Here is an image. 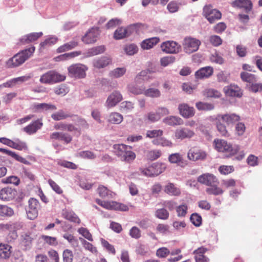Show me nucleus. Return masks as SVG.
<instances>
[{"mask_svg":"<svg viewBox=\"0 0 262 262\" xmlns=\"http://www.w3.org/2000/svg\"><path fill=\"white\" fill-rule=\"evenodd\" d=\"M115 154L121 160L131 163L135 158L136 154L130 150V147L125 144H115L113 146Z\"/></svg>","mask_w":262,"mask_h":262,"instance_id":"1","label":"nucleus"},{"mask_svg":"<svg viewBox=\"0 0 262 262\" xmlns=\"http://www.w3.org/2000/svg\"><path fill=\"white\" fill-rule=\"evenodd\" d=\"M35 49V48L32 46L16 54L7 61V66H19L23 64L32 55Z\"/></svg>","mask_w":262,"mask_h":262,"instance_id":"2","label":"nucleus"},{"mask_svg":"<svg viewBox=\"0 0 262 262\" xmlns=\"http://www.w3.org/2000/svg\"><path fill=\"white\" fill-rule=\"evenodd\" d=\"M66 78L64 75L61 74L55 71H50L41 76L40 82L42 83L52 84L63 81Z\"/></svg>","mask_w":262,"mask_h":262,"instance_id":"3","label":"nucleus"},{"mask_svg":"<svg viewBox=\"0 0 262 262\" xmlns=\"http://www.w3.org/2000/svg\"><path fill=\"white\" fill-rule=\"evenodd\" d=\"M201 44V42L199 39L187 36L184 38L182 42V46L185 53L191 54L198 50Z\"/></svg>","mask_w":262,"mask_h":262,"instance_id":"4","label":"nucleus"},{"mask_svg":"<svg viewBox=\"0 0 262 262\" xmlns=\"http://www.w3.org/2000/svg\"><path fill=\"white\" fill-rule=\"evenodd\" d=\"M214 143H215V147L217 151L229 152L230 156L236 154L239 149L238 146H232L224 140H215Z\"/></svg>","mask_w":262,"mask_h":262,"instance_id":"5","label":"nucleus"},{"mask_svg":"<svg viewBox=\"0 0 262 262\" xmlns=\"http://www.w3.org/2000/svg\"><path fill=\"white\" fill-rule=\"evenodd\" d=\"M165 167L162 164L158 163H152L146 168H141L140 171L144 176L153 177L161 173L165 169Z\"/></svg>","mask_w":262,"mask_h":262,"instance_id":"6","label":"nucleus"},{"mask_svg":"<svg viewBox=\"0 0 262 262\" xmlns=\"http://www.w3.org/2000/svg\"><path fill=\"white\" fill-rule=\"evenodd\" d=\"M203 14L210 23H213L215 20L220 19L222 14L219 10L212 8L211 5H206L203 8Z\"/></svg>","mask_w":262,"mask_h":262,"instance_id":"7","label":"nucleus"},{"mask_svg":"<svg viewBox=\"0 0 262 262\" xmlns=\"http://www.w3.org/2000/svg\"><path fill=\"white\" fill-rule=\"evenodd\" d=\"M0 142L11 148L19 150H26L28 149L26 142L22 141L18 139H15L13 141L7 138L1 137L0 138Z\"/></svg>","mask_w":262,"mask_h":262,"instance_id":"8","label":"nucleus"},{"mask_svg":"<svg viewBox=\"0 0 262 262\" xmlns=\"http://www.w3.org/2000/svg\"><path fill=\"white\" fill-rule=\"evenodd\" d=\"M39 207V202L35 199L31 198L29 201V206L26 209L27 217L33 220L38 215V210Z\"/></svg>","mask_w":262,"mask_h":262,"instance_id":"9","label":"nucleus"},{"mask_svg":"<svg viewBox=\"0 0 262 262\" xmlns=\"http://www.w3.org/2000/svg\"><path fill=\"white\" fill-rule=\"evenodd\" d=\"M161 48L162 50L165 53L175 54L179 52L181 46L176 41L168 40L163 42L161 45Z\"/></svg>","mask_w":262,"mask_h":262,"instance_id":"10","label":"nucleus"},{"mask_svg":"<svg viewBox=\"0 0 262 262\" xmlns=\"http://www.w3.org/2000/svg\"><path fill=\"white\" fill-rule=\"evenodd\" d=\"M216 120L222 121L228 125H233L240 119V117L235 114H219L216 116Z\"/></svg>","mask_w":262,"mask_h":262,"instance_id":"11","label":"nucleus"},{"mask_svg":"<svg viewBox=\"0 0 262 262\" xmlns=\"http://www.w3.org/2000/svg\"><path fill=\"white\" fill-rule=\"evenodd\" d=\"M197 180L201 184L207 186H213L218 183L216 177L209 173L202 174L198 178Z\"/></svg>","mask_w":262,"mask_h":262,"instance_id":"12","label":"nucleus"},{"mask_svg":"<svg viewBox=\"0 0 262 262\" xmlns=\"http://www.w3.org/2000/svg\"><path fill=\"white\" fill-rule=\"evenodd\" d=\"M175 137L177 139L183 140L185 139H190L193 137V130L187 127H180L177 129L174 133Z\"/></svg>","mask_w":262,"mask_h":262,"instance_id":"13","label":"nucleus"},{"mask_svg":"<svg viewBox=\"0 0 262 262\" xmlns=\"http://www.w3.org/2000/svg\"><path fill=\"white\" fill-rule=\"evenodd\" d=\"M207 157V154L204 151L196 148L190 149L187 154V157L190 160H204Z\"/></svg>","mask_w":262,"mask_h":262,"instance_id":"14","label":"nucleus"},{"mask_svg":"<svg viewBox=\"0 0 262 262\" xmlns=\"http://www.w3.org/2000/svg\"><path fill=\"white\" fill-rule=\"evenodd\" d=\"M156 67H151L150 69L141 71L135 78V82L138 84L141 82V80L145 81L152 78L151 75L156 72Z\"/></svg>","mask_w":262,"mask_h":262,"instance_id":"15","label":"nucleus"},{"mask_svg":"<svg viewBox=\"0 0 262 262\" xmlns=\"http://www.w3.org/2000/svg\"><path fill=\"white\" fill-rule=\"evenodd\" d=\"M99 35V29L98 28H93L82 37V40L85 43H92L97 40Z\"/></svg>","mask_w":262,"mask_h":262,"instance_id":"16","label":"nucleus"},{"mask_svg":"<svg viewBox=\"0 0 262 262\" xmlns=\"http://www.w3.org/2000/svg\"><path fill=\"white\" fill-rule=\"evenodd\" d=\"M122 99V96L121 93L117 91L113 92L108 97L105 105L107 107L115 106Z\"/></svg>","mask_w":262,"mask_h":262,"instance_id":"17","label":"nucleus"},{"mask_svg":"<svg viewBox=\"0 0 262 262\" xmlns=\"http://www.w3.org/2000/svg\"><path fill=\"white\" fill-rule=\"evenodd\" d=\"M51 140H58L69 144L72 141V137L68 133L64 132H53L50 135Z\"/></svg>","mask_w":262,"mask_h":262,"instance_id":"18","label":"nucleus"},{"mask_svg":"<svg viewBox=\"0 0 262 262\" xmlns=\"http://www.w3.org/2000/svg\"><path fill=\"white\" fill-rule=\"evenodd\" d=\"M16 191L10 187H5L0 190V199L3 201H10L14 199Z\"/></svg>","mask_w":262,"mask_h":262,"instance_id":"19","label":"nucleus"},{"mask_svg":"<svg viewBox=\"0 0 262 262\" xmlns=\"http://www.w3.org/2000/svg\"><path fill=\"white\" fill-rule=\"evenodd\" d=\"M224 92L227 96L230 97H240L242 95L241 89L235 84H230L224 87Z\"/></svg>","mask_w":262,"mask_h":262,"instance_id":"20","label":"nucleus"},{"mask_svg":"<svg viewBox=\"0 0 262 262\" xmlns=\"http://www.w3.org/2000/svg\"><path fill=\"white\" fill-rule=\"evenodd\" d=\"M87 70L86 67H69L68 70L69 74L71 77L75 78H83L85 76V71Z\"/></svg>","mask_w":262,"mask_h":262,"instance_id":"21","label":"nucleus"},{"mask_svg":"<svg viewBox=\"0 0 262 262\" xmlns=\"http://www.w3.org/2000/svg\"><path fill=\"white\" fill-rule=\"evenodd\" d=\"M178 108L180 114L184 118L191 117L194 115V108L190 107L187 104H180Z\"/></svg>","mask_w":262,"mask_h":262,"instance_id":"22","label":"nucleus"},{"mask_svg":"<svg viewBox=\"0 0 262 262\" xmlns=\"http://www.w3.org/2000/svg\"><path fill=\"white\" fill-rule=\"evenodd\" d=\"M231 5L233 7L244 8L247 12L252 9V4L250 0H235L231 3Z\"/></svg>","mask_w":262,"mask_h":262,"instance_id":"23","label":"nucleus"},{"mask_svg":"<svg viewBox=\"0 0 262 262\" xmlns=\"http://www.w3.org/2000/svg\"><path fill=\"white\" fill-rule=\"evenodd\" d=\"M43 124L39 120H37L24 128V131L29 135L35 133L40 129Z\"/></svg>","mask_w":262,"mask_h":262,"instance_id":"24","label":"nucleus"},{"mask_svg":"<svg viewBox=\"0 0 262 262\" xmlns=\"http://www.w3.org/2000/svg\"><path fill=\"white\" fill-rule=\"evenodd\" d=\"M132 30L133 29L131 27L126 28H119L114 33V38L116 39H120L126 37L132 34Z\"/></svg>","mask_w":262,"mask_h":262,"instance_id":"25","label":"nucleus"},{"mask_svg":"<svg viewBox=\"0 0 262 262\" xmlns=\"http://www.w3.org/2000/svg\"><path fill=\"white\" fill-rule=\"evenodd\" d=\"M43 35L41 32L31 33L24 36L20 39V41L24 44L29 43L37 40Z\"/></svg>","mask_w":262,"mask_h":262,"instance_id":"26","label":"nucleus"},{"mask_svg":"<svg viewBox=\"0 0 262 262\" xmlns=\"http://www.w3.org/2000/svg\"><path fill=\"white\" fill-rule=\"evenodd\" d=\"M12 253V247L8 244H0V260L8 259Z\"/></svg>","mask_w":262,"mask_h":262,"instance_id":"27","label":"nucleus"},{"mask_svg":"<svg viewBox=\"0 0 262 262\" xmlns=\"http://www.w3.org/2000/svg\"><path fill=\"white\" fill-rule=\"evenodd\" d=\"M159 41V38L157 37L146 39L142 41L141 43V47L144 50H148L153 48Z\"/></svg>","mask_w":262,"mask_h":262,"instance_id":"28","label":"nucleus"},{"mask_svg":"<svg viewBox=\"0 0 262 262\" xmlns=\"http://www.w3.org/2000/svg\"><path fill=\"white\" fill-rule=\"evenodd\" d=\"M33 109L35 112H43L50 110H56L57 108L54 105L49 103H42L34 104L33 106Z\"/></svg>","mask_w":262,"mask_h":262,"instance_id":"29","label":"nucleus"},{"mask_svg":"<svg viewBox=\"0 0 262 262\" xmlns=\"http://www.w3.org/2000/svg\"><path fill=\"white\" fill-rule=\"evenodd\" d=\"M62 216L66 220L69 221L77 224L80 223V220L77 215L72 210H63L62 212Z\"/></svg>","mask_w":262,"mask_h":262,"instance_id":"30","label":"nucleus"},{"mask_svg":"<svg viewBox=\"0 0 262 262\" xmlns=\"http://www.w3.org/2000/svg\"><path fill=\"white\" fill-rule=\"evenodd\" d=\"M213 73V69L211 67H204L201 68L195 72V76L197 78H207L211 76Z\"/></svg>","mask_w":262,"mask_h":262,"instance_id":"31","label":"nucleus"},{"mask_svg":"<svg viewBox=\"0 0 262 262\" xmlns=\"http://www.w3.org/2000/svg\"><path fill=\"white\" fill-rule=\"evenodd\" d=\"M0 152H2L4 154H6L11 157L13 158L14 159L17 160L18 162H20L23 164L29 165L30 164V162L27 161L24 158L19 156L16 154L15 152L6 149L5 148H0Z\"/></svg>","mask_w":262,"mask_h":262,"instance_id":"32","label":"nucleus"},{"mask_svg":"<svg viewBox=\"0 0 262 262\" xmlns=\"http://www.w3.org/2000/svg\"><path fill=\"white\" fill-rule=\"evenodd\" d=\"M21 244L24 247L25 250L30 249L32 245L33 238L31 236L29 232H25L22 233L20 236Z\"/></svg>","mask_w":262,"mask_h":262,"instance_id":"33","label":"nucleus"},{"mask_svg":"<svg viewBox=\"0 0 262 262\" xmlns=\"http://www.w3.org/2000/svg\"><path fill=\"white\" fill-rule=\"evenodd\" d=\"M163 122L168 125L175 126L182 124L183 121L178 117L170 116L164 118Z\"/></svg>","mask_w":262,"mask_h":262,"instance_id":"34","label":"nucleus"},{"mask_svg":"<svg viewBox=\"0 0 262 262\" xmlns=\"http://www.w3.org/2000/svg\"><path fill=\"white\" fill-rule=\"evenodd\" d=\"M78 45L77 41L72 40L60 46L57 49V53H62L74 49Z\"/></svg>","mask_w":262,"mask_h":262,"instance_id":"35","label":"nucleus"},{"mask_svg":"<svg viewBox=\"0 0 262 262\" xmlns=\"http://www.w3.org/2000/svg\"><path fill=\"white\" fill-rule=\"evenodd\" d=\"M164 191L166 193L174 196L179 195L181 193L180 189L172 183H169L165 186Z\"/></svg>","mask_w":262,"mask_h":262,"instance_id":"36","label":"nucleus"},{"mask_svg":"<svg viewBox=\"0 0 262 262\" xmlns=\"http://www.w3.org/2000/svg\"><path fill=\"white\" fill-rule=\"evenodd\" d=\"M14 214L13 209L5 205H0V216L11 217Z\"/></svg>","mask_w":262,"mask_h":262,"instance_id":"37","label":"nucleus"},{"mask_svg":"<svg viewBox=\"0 0 262 262\" xmlns=\"http://www.w3.org/2000/svg\"><path fill=\"white\" fill-rule=\"evenodd\" d=\"M168 159L171 163H179L181 166L187 164L186 162L183 160L182 156L178 153L170 155L168 157Z\"/></svg>","mask_w":262,"mask_h":262,"instance_id":"38","label":"nucleus"},{"mask_svg":"<svg viewBox=\"0 0 262 262\" xmlns=\"http://www.w3.org/2000/svg\"><path fill=\"white\" fill-rule=\"evenodd\" d=\"M73 115L66 113L63 110H59L55 113L52 114L51 117L55 121H59L66 119L69 117H73Z\"/></svg>","mask_w":262,"mask_h":262,"instance_id":"39","label":"nucleus"},{"mask_svg":"<svg viewBox=\"0 0 262 262\" xmlns=\"http://www.w3.org/2000/svg\"><path fill=\"white\" fill-rule=\"evenodd\" d=\"M123 120V116L121 114L114 112L112 113L108 116V121L113 124H119Z\"/></svg>","mask_w":262,"mask_h":262,"instance_id":"40","label":"nucleus"},{"mask_svg":"<svg viewBox=\"0 0 262 262\" xmlns=\"http://www.w3.org/2000/svg\"><path fill=\"white\" fill-rule=\"evenodd\" d=\"M81 52L80 51H75L69 53H65L55 58L56 61L64 60L68 59L74 58L81 55Z\"/></svg>","mask_w":262,"mask_h":262,"instance_id":"41","label":"nucleus"},{"mask_svg":"<svg viewBox=\"0 0 262 262\" xmlns=\"http://www.w3.org/2000/svg\"><path fill=\"white\" fill-rule=\"evenodd\" d=\"M204 95L208 98H219L221 97V93L213 89H207L204 91Z\"/></svg>","mask_w":262,"mask_h":262,"instance_id":"42","label":"nucleus"},{"mask_svg":"<svg viewBox=\"0 0 262 262\" xmlns=\"http://www.w3.org/2000/svg\"><path fill=\"white\" fill-rule=\"evenodd\" d=\"M196 107L200 111H211L214 109L213 104L207 102H198L195 104Z\"/></svg>","mask_w":262,"mask_h":262,"instance_id":"43","label":"nucleus"},{"mask_svg":"<svg viewBox=\"0 0 262 262\" xmlns=\"http://www.w3.org/2000/svg\"><path fill=\"white\" fill-rule=\"evenodd\" d=\"M222 121L216 120V128L220 134L224 137H229L230 134L227 130L226 126L222 123Z\"/></svg>","mask_w":262,"mask_h":262,"instance_id":"44","label":"nucleus"},{"mask_svg":"<svg viewBox=\"0 0 262 262\" xmlns=\"http://www.w3.org/2000/svg\"><path fill=\"white\" fill-rule=\"evenodd\" d=\"M58 40V38L56 36H50L40 43L41 48H45L50 47L55 44Z\"/></svg>","mask_w":262,"mask_h":262,"instance_id":"45","label":"nucleus"},{"mask_svg":"<svg viewBox=\"0 0 262 262\" xmlns=\"http://www.w3.org/2000/svg\"><path fill=\"white\" fill-rule=\"evenodd\" d=\"M217 184L216 183L215 185H213V186H210V187H208L206 189V191L207 193L209 194H213V195H219L223 193V190L217 187Z\"/></svg>","mask_w":262,"mask_h":262,"instance_id":"46","label":"nucleus"},{"mask_svg":"<svg viewBox=\"0 0 262 262\" xmlns=\"http://www.w3.org/2000/svg\"><path fill=\"white\" fill-rule=\"evenodd\" d=\"M169 215V212L165 208L158 209L155 212L156 217L163 220L168 219Z\"/></svg>","mask_w":262,"mask_h":262,"instance_id":"47","label":"nucleus"},{"mask_svg":"<svg viewBox=\"0 0 262 262\" xmlns=\"http://www.w3.org/2000/svg\"><path fill=\"white\" fill-rule=\"evenodd\" d=\"M69 88L65 84H62L54 89V92L58 95L64 96L69 92Z\"/></svg>","mask_w":262,"mask_h":262,"instance_id":"48","label":"nucleus"},{"mask_svg":"<svg viewBox=\"0 0 262 262\" xmlns=\"http://www.w3.org/2000/svg\"><path fill=\"white\" fill-rule=\"evenodd\" d=\"M126 72V69L124 67H118L115 69L110 73L111 77L114 78H118L123 76Z\"/></svg>","mask_w":262,"mask_h":262,"instance_id":"49","label":"nucleus"},{"mask_svg":"<svg viewBox=\"0 0 262 262\" xmlns=\"http://www.w3.org/2000/svg\"><path fill=\"white\" fill-rule=\"evenodd\" d=\"M41 238L43 240L45 243L52 246H56L58 244L57 238L55 237L42 235Z\"/></svg>","mask_w":262,"mask_h":262,"instance_id":"50","label":"nucleus"},{"mask_svg":"<svg viewBox=\"0 0 262 262\" xmlns=\"http://www.w3.org/2000/svg\"><path fill=\"white\" fill-rule=\"evenodd\" d=\"M144 95L147 97L157 98L160 97L161 95V93L160 91L157 89L149 88L144 92Z\"/></svg>","mask_w":262,"mask_h":262,"instance_id":"51","label":"nucleus"},{"mask_svg":"<svg viewBox=\"0 0 262 262\" xmlns=\"http://www.w3.org/2000/svg\"><path fill=\"white\" fill-rule=\"evenodd\" d=\"M241 77L243 81L248 82H252L254 81L255 79V75L248 72H242L241 73Z\"/></svg>","mask_w":262,"mask_h":262,"instance_id":"52","label":"nucleus"},{"mask_svg":"<svg viewBox=\"0 0 262 262\" xmlns=\"http://www.w3.org/2000/svg\"><path fill=\"white\" fill-rule=\"evenodd\" d=\"M77 156L84 159H94L96 158V155L92 151L89 150L81 151L77 153Z\"/></svg>","mask_w":262,"mask_h":262,"instance_id":"53","label":"nucleus"},{"mask_svg":"<svg viewBox=\"0 0 262 262\" xmlns=\"http://www.w3.org/2000/svg\"><path fill=\"white\" fill-rule=\"evenodd\" d=\"M105 51V47L103 46H97L91 49L89 52V56H95L102 53Z\"/></svg>","mask_w":262,"mask_h":262,"instance_id":"54","label":"nucleus"},{"mask_svg":"<svg viewBox=\"0 0 262 262\" xmlns=\"http://www.w3.org/2000/svg\"><path fill=\"white\" fill-rule=\"evenodd\" d=\"M79 239L85 249L89 250L92 253H96L97 252L96 248L91 243L88 242L82 237H79Z\"/></svg>","mask_w":262,"mask_h":262,"instance_id":"55","label":"nucleus"},{"mask_svg":"<svg viewBox=\"0 0 262 262\" xmlns=\"http://www.w3.org/2000/svg\"><path fill=\"white\" fill-rule=\"evenodd\" d=\"M191 223L196 227H199L202 224V217L196 213H193L190 217Z\"/></svg>","mask_w":262,"mask_h":262,"instance_id":"56","label":"nucleus"},{"mask_svg":"<svg viewBox=\"0 0 262 262\" xmlns=\"http://www.w3.org/2000/svg\"><path fill=\"white\" fill-rule=\"evenodd\" d=\"M72 118V121H75L77 125L80 126L82 128H86L88 127V124L87 123L86 121L85 120L79 118L76 115H73Z\"/></svg>","mask_w":262,"mask_h":262,"instance_id":"57","label":"nucleus"},{"mask_svg":"<svg viewBox=\"0 0 262 262\" xmlns=\"http://www.w3.org/2000/svg\"><path fill=\"white\" fill-rule=\"evenodd\" d=\"M101 244L104 248L106 249V250L110 253L115 255L116 253V251L114 248V247L110 244L107 241L105 240L103 238L101 239Z\"/></svg>","mask_w":262,"mask_h":262,"instance_id":"58","label":"nucleus"},{"mask_svg":"<svg viewBox=\"0 0 262 262\" xmlns=\"http://www.w3.org/2000/svg\"><path fill=\"white\" fill-rule=\"evenodd\" d=\"M124 50L127 54L129 55H133L137 53L138 48L136 45L130 44L126 46Z\"/></svg>","mask_w":262,"mask_h":262,"instance_id":"59","label":"nucleus"},{"mask_svg":"<svg viewBox=\"0 0 262 262\" xmlns=\"http://www.w3.org/2000/svg\"><path fill=\"white\" fill-rule=\"evenodd\" d=\"M188 207L186 204H183L179 206L176 208V211L179 217L185 216L187 213Z\"/></svg>","mask_w":262,"mask_h":262,"instance_id":"60","label":"nucleus"},{"mask_svg":"<svg viewBox=\"0 0 262 262\" xmlns=\"http://www.w3.org/2000/svg\"><path fill=\"white\" fill-rule=\"evenodd\" d=\"M163 134V131L161 129H155L151 130H148L146 132V137L149 138H153L158 137H160Z\"/></svg>","mask_w":262,"mask_h":262,"instance_id":"61","label":"nucleus"},{"mask_svg":"<svg viewBox=\"0 0 262 262\" xmlns=\"http://www.w3.org/2000/svg\"><path fill=\"white\" fill-rule=\"evenodd\" d=\"M20 180L19 178L16 176H10L5 179L3 180L4 183L13 184L15 185H18Z\"/></svg>","mask_w":262,"mask_h":262,"instance_id":"62","label":"nucleus"},{"mask_svg":"<svg viewBox=\"0 0 262 262\" xmlns=\"http://www.w3.org/2000/svg\"><path fill=\"white\" fill-rule=\"evenodd\" d=\"M73 253L72 251L69 249L64 250L63 252V262H72Z\"/></svg>","mask_w":262,"mask_h":262,"instance_id":"63","label":"nucleus"},{"mask_svg":"<svg viewBox=\"0 0 262 262\" xmlns=\"http://www.w3.org/2000/svg\"><path fill=\"white\" fill-rule=\"evenodd\" d=\"M51 262H59V257L57 252L54 250H50L48 252Z\"/></svg>","mask_w":262,"mask_h":262,"instance_id":"64","label":"nucleus"}]
</instances>
